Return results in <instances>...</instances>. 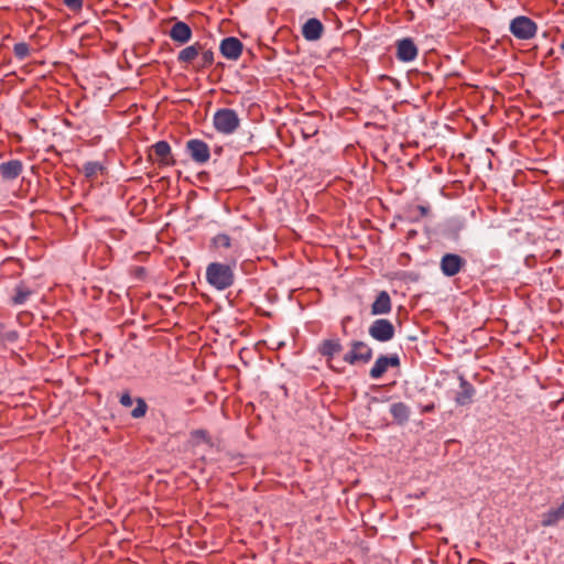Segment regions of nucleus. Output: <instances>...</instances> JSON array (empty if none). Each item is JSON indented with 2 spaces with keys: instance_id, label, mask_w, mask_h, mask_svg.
Listing matches in <instances>:
<instances>
[{
  "instance_id": "1",
  "label": "nucleus",
  "mask_w": 564,
  "mask_h": 564,
  "mask_svg": "<svg viewBox=\"0 0 564 564\" xmlns=\"http://www.w3.org/2000/svg\"><path fill=\"white\" fill-rule=\"evenodd\" d=\"M225 226L228 232L215 235L209 241V249L225 261H231V257L236 256V262H238L241 256L240 236L243 227L241 224H225Z\"/></svg>"
},
{
  "instance_id": "2",
  "label": "nucleus",
  "mask_w": 564,
  "mask_h": 564,
  "mask_svg": "<svg viewBox=\"0 0 564 564\" xmlns=\"http://www.w3.org/2000/svg\"><path fill=\"white\" fill-rule=\"evenodd\" d=\"M177 62L192 66L197 73L210 68L215 63V52L207 42L196 41L182 48L177 54Z\"/></svg>"
},
{
  "instance_id": "3",
  "label": "nucleus",
  "mask_w": 564,
  "mask_h": 564,
  "mask_svg": "<svg viewBox=\"0 0 564 564\" xmlns=\"http://www.w3.org/2000/svg\"><path fill=\"white\" fill-rule=\"evenodd\" d=\"M236 267V256L231 257V261L210 262L205 273L207 283L217 291L229 289L235 283Z\"/></svg>"
},
{
  "instance_id": "4",
  "label": "nucleus",
  "mask_w": 564,
  "mask_h": 564,
  "mask_svg": "<svg viewBox=\"0 0 564 564\" xmlns=\"http://www.w3.org/2000/svg\"><path fill=\"white\" fill-rule=\"evenodd\" d=\"M213 124L217 132L228 135L237 130L240 119L234 109L221 108L214 113Z\"/></svg>"
},
{
  "instance_id": "5",
  "label": "nucleus",
  "mask_w": 564,
  "mask_h": 564,
  "mask_svg": "<svg viewBox=\"0 0 564 564\" xmlns=\"http://www.w3.org/2000/svg\"><path fill=\"white\" fill-rule=\"evenodd\" d=\"M148 160L156 163L160 167L176 165V160L172 153L171 145L165 140H160L150 147Z\"/></svg>"
},
{
  "instance_id": "6",
  "label": "nucleus",
  "mask_w": 564,
  "mask_h": 564,
  "mask_svg": "<svg viewBox=\"0 0 564 564\" xmlns=\"http://www.w3.org/2000/svg\"><path fill=\"white\" fill-rule=\"evenodd\" d=\"M350 349L344 355L343 360L348 365L368 364L372 359V348L362 340H351Z\"/></svg>"
},
{
  "instance_id": "7",
  "label": "nucleus",
  "mask_w": 564,
  "mask_h": 564,
  "mask_svg": "<svg viewBox=\"0 0 564 564\" xmlns=\"http://www.w3.org/2000/svg\"><path fill=\"white\" fill-rule=\"evenodd\" d=\"M536 30V23L525 15L516 17L511 20L509 25L510 33L518 40H530L534 37Z\"/></svg>"
},
{
  "instance_id": "8",
  "label": "nucleus",
  "mask_w": 564,
  "mask_h": 564,
  "mask_svg": "<svg viewBox=\"0 0 564 564\" xmlns=\"http://www.w3.org/2000/svg\"><path fill=\"white\" fill-rule=\"evenodd\" d=\"M24 171V163L20 159L9 158L0 162V181L3 184H13Z\"/></svg>"
},
{
  "instance_id": "9",
  "label": "nucleus",
  "mask_w": 564,
  "mask_h": 564,
  "mask_svg": "<svg viewBox=\"0 0 564 564\" xmlns=\"http://www.w3.org/2000/svg\"><path fill=\"white\" fill-rule=\"evenodd\" d=\"M185 152L198 165H204L210 159L209 145L200 139H189L185 144Z\"/></svg>"
},
{
  "instance_id": "10",
  "label": "nucleus",
  "mask_w": 564,
  "mask_h": 564,
  "mask_svg": "<svg viewBox=\"0 0 564 564\" xmlns=\"http://www.w3.org/2000/svg\"><path fill=\"white\" fill-rule=\"evenodd\" d=\"M368 333L372 339L387 343L394 337L395 328L389 319L378 318L370 324Z\"/></svg>"
},
{
  "instance_id": "11",
  "label": "nucleus",
  "mask_w": 564,
  "mask_h": 564,
  "mask_svg": "<svg viewBox=\"0 0 564 564\" xmlns=\"http://www.w3.org/2000/svg\"><path fill=\"white\" fill-rule=\"evenodd\" d=\"M341 350L343 345L340 339L337 337L323 339L316 348V351L326 359L327 367L337 372H341V370H338L333 366V360L336 355L341 352Z\"/></svg>"
},
{
  "instance_id": "12",
  "label": "nucleus",
  "mask_w": 564,
  "mask_h": 564,
  "mask_svg": "<svg viewBox=\"0 0 564 564\" xmlns=\"http://www.w3.org/2000/svg\"><path fill=\"white\" fill-rule=\"evenodd\" d=\"M400 365L401 361L398 354L380 355L371 367L369 376L371 379L377 380L384 375L389 367L397 368Z\"/></svg>"
},
{
  "instance_id": "13",
  "label": "nucleus",
  "mask_w": 564,
  "mask_h": 564,
  "mask_svg": "<svg viewBox=\"0 0 564 564\" xmlns=\"http://www.w3.org/2000/svg\"><path fill=\"white\" fill-rule=\"evenodd\" d=\"M243 51L242 42L236 36H227L220 41L219 52L223 57L229 61H237L240 58Z\"/></svg>"
},
{
  "instance_id": "14",
  "label": "nucleus",
  "mask_w": 564,
  "mask_h": 564,
  "mask_svg": "<svg viewBox=\"0 0 564 564\" xmlns=\"http://www.w3.org/2000/svg\"><path fill=\"white\" fill-rule=\"evenodd\" d=\"M466 265V260L457 253H445L441 259V271L445 276L452 278Z\"/></svg>"
},
{
  "instance_id": "15",
  "label": "nucleus",
  "mask_w": 564,
  "mask_h": 564,
  "mask_svg": "<svg viewBox=\"0 0 564 564\" xmlns=\"http://www.w3.org/2000/svg\"><path fill=\"white\" fill-rule=\"evenodd\" d=\"M175 22L169 31L170 39L180 45L188 43L193 36V31L189 24L184 21H178L174 18Z\"/></svg>"
},
{
  "instance_id": "16",
  "label": "nucleus",
  "mask_w": 564,
  "mask_h": 564,
  "mask_svg": "<svg viewBox=\"0 0 564 564\" xmlns=\"http://www.w3.org/2000/svg\"><path fill=\"white\" fill-rule=\"evenodd\" d=\"M419 53L417 46L411 37H403L397 41V58L401 62L409 63L416 58Z\"/></svg>"
},
{
  "instance_id": "17",
  "label": "nucleus",
  "mask_w": 564,
  "mask_h": 564,
  "mask_svg": "<svg viewBox=\"0 0 564 564\" xmlns=\"http://www.w3.org/2000/svg\"><path fill=\"white\" fill-rule=\"evenodd\" d=\"M459 379V391L455 395V403L459 406L469 405L476 393L475 387L463 376Z\"/></svg>"
},
{
  "instance_id": "18",
  "label": "nucleus",
  "mask_w": 564,
  "mask_h": 564,
  "mask_svg": "<svg viewBox=\"0 0 564 564\" xmlns=\"http://www.w3.org/2000/svg\"><path fill=\"white\" fill-rule=\"evenodd\" d=\"M78 171L88 182H95L98 175H105L108 173V167L105 162L87 161L78 169Z\"/></svg>"
},
{
  "instance_id": "19",
  "label": "nucleus",
  "mask_w": 564,
  "mask_h": 564,
  "mask_svg": "<svg viewBox=\"0 0 564 564\" xmlns=\"http://www.w3.org/2000/svg\"><path fill=\"white\" fill-rule=\"evenodd\" d=\"M324 32V24L317 18H310L302 25V35L308 42L319 40Z\"/></svg>"
},
{
  "instance_id": "20",
  "label": "nucleus",
  "mask_w": 564,
  "mask_h": 564,
  "mask_svg": "<svg viewBox=\"0 0 564 564\" xmlns=\"http://www.w3.org/2000/svg\"><path fill=\"white\" fill-rule=\"evenodd\" d=\"M392 310L391 297L387 291H380L371 304L372 315L389 314Z\"/></svg>"
},
{
  "instance_id": "21",
  "label": "nucleus",
  "mask_w": 564,
  "mask_h": 564,
  "mask_svg": "<svg viewBox=\"0 0 564 564\" xmlns=\"http://www.w3.org/2000/svg\"><path fill=\"white\" fill-rule=\"evenodd\" d=\"M390 413L398 424L403 425L409 421L411 411L404 402H395L391 404Z\"/></svg>"
},
{
  "instance_id": "22",
  "label": "nucleus",
  "mask_w": 564,
  "mask_h": 564,
  "mask_svg": "<svg viewBox=\"0 0 564 564\" xmlns=\"http://www.w3.org/2000/svg\"><path fill=\"white\" fill-rule=\"evenodd\" d=\"M33 293L34 291L30 289L24 282H20L14 288V295L11 299L12 304H24Z\"/></svg>"
},
{
  "instance_id": "23",
  "label": "nucleus",
  "mask_w": 564,
  "mask_h": 564,
  "mask_svg": "<svg viewBox=\"0 0 564 564\" xmlns=\"http://www.w3.org/2000/svg\"><path fill=\"white\" fill-rule=\"evenodd\" d=\"M19 338L15 329H6L4 324L0 323V348H4L8 343H14Z\"/></svg>"
},
{
  "instance_id": "24",
  "label": "nucleus",
  "mask_w": 564,
  "mask_h": 564,
  "mask_svg": "<svg viewBox=\"0 0 564 564\" xmlns=\"http://www.w3.org/2000/svg\"><path fill=\"white\" fill-rule=\"evenodd\" d=\"M30 45L25 42L15 43L13 46V54L19 61H24L30 56Z\"/></svg>"
},
{
  "instance_id": "25",
  "label": "nucleus",
  "mask_w": 564,
  "mask_h": 564,
  "mask_svg": "<svg viewBox=\"0 0 564 564\" xmlns=\"http://www.w3.org/2000/svg\"><path fill=\"white\" fill-rule=\"evenodd\" d=\"M463 227V223L455 220L446 225L444 232L447 237L457 239Z\"/></svg>"
},
{
  "instance_id": "26",
  "label": "nucleus",
  "mask_w": 564,
  "mask_h": 564,
  "mask_svg": "<svg viewBox=\"0 0 564 564\" xmlns=\"http://www.w3.org/2000/svg\"><path fill=\"white\" fill-rule=\"evenodd\" d=\"M135 408L131 412V416L133 419H140L143 417L147 414L148 411V404L142 398H137L135 400Z\"/></svg>"
},
{
  "instance_id": "27",
  "label": "nucleus",
  "mask_w": 564,
  "mask_h": 564,
  "mask_svg": "<svg viewBox=\"0 0 564 564\" xmlns=\"http://www.w3.org/2000/svg\"><path fill=\"white\" fill-rule=\"evenodd\" d=\"M63 3L73 12H79L83 9L84 0H63Z\"/></svg>"
},
{
  "instance_id": "28",
  "label": "nucleus",
  "mask_w": 564,
  "mask_h": 564,
  "mask_svg": "<svg viewBox=\"0 0 564 564\" xmlns=\"http://www.w3.org/2000/svg\"><path fill=\"white\" fill-rule=\"evenodd\" d=\"M119 402L124 408H130L133 404V400L128 391L121 394Z\"/></svg>"
},
{
  "instance_id": "29",
  "label": "nucleus",
  "mask_w": 564,
  "mask_h": 564,
  "mask_svg": "<svg viewBox=\"0 0 564 564\" xmlns=\"http://www.w3.org/2000/svg\"><path fill=\"white\" fill-rule=\"evenodd\" d=\"M193 438H199L204 442H207L209 440L208 433L205 430H195L191 433Z\"/></svg>"
},
{
  "instance_id": "30",
  "label": "nucleus",
  "mask_w": 564,
  "mask_h": 564,
  "mask_svg": "<svg viewBox=\"0 0 564 564\" xmlns=\"http://www.w3.org/2000/svg\"><path fill=\"white\" fill-rule=\"evenodd\" d=\"M351 322V316H345L343 319H341V328H343V333L346 335L347 334V324Z\"/></svg>"
},
{
  "instance_id": "31",
  "label": "nucleus",
  "mask_w": 564,
  "mask_h": 564,
  "mask_svg": "<svg viewBox=\"0 0 564 564\" xmlns=\"http://www.w3.org/2000/svg\"><path fill=\"white\" fill-rule=\"evenodd\" d=\"M316 132H317V128H315V127L307 128V132H305L303 130V134L305 138L312 137V135L316 134Z\"/></svg>"
},
{
  "instance_id": "32",
  "label": "nucleus",
  "mask_w": 564,
  "mask_h": 564,
  "mask_svg": "<svg viewBox=\"0 0 564 564\" xmlns=\"http://www.w3.org/2000/svg\"><path fill=\"white\" fill-rule=\"evenodd\" d=\"M434 409H435L434 403H429V404H426V405H424V406L422 408V412H423V413H430V412H433V411H434Z\"/></svg>"
},
{
  "instance_id": "33",
  "label": "nucleus",
  "mask_w": 564,
  "mask_h": 564,
  "mask_svg": "<svg viewBox=\"0 0 564 564\" xmlns=\"http://www.w3.org/2000/svg\"><path fill=\"white\" fill-rule=\"evenodd\" d=\"M416 212H430V207L425 205H417Z\"/></svg>"
},
{
  "instance_id": "34",
  "label": "nucleus",
  "mask_w": 564,
  "mask_h": 564,
  "mask_svg": "<svg viewBox=\"0 0 564 564\" xmlns=\"http://www.w3.org/2000/svg\"><path fill=\"white\" fill-rule=\"evenodd\" d=\"M241 221L246 223L247 221V217L246 216H242L241 218Z\"/></svg>"
},
{
  "instance_id": "35",
  "label": "nucleus",
  "mask_w": 564,
  "mask_h": 564,
  "mask_svg": "<svg viewBox=\"0 0 564 564\" xmlns=\"http://www.w3.org/2000/svg\"><path fill=\"white\" fill-rule=\"evenodd\" d=\"M430 6L433 7V0H427Z\"/></svg>"
},
{
  "instance_id": "36",
  "label": "nucleus",
  "mask_w": 564,
  "mask_h": 564,
  "mask_svg": "<svg viewBox=\"0 0 564 564\" xmlns=\"http://www.w3.org/2000/svg\"><path fill=\"white\" fill-rule=\"evenodd\" d=\"M34 212H41V213H44L45 210H44V209H35Z\"/></svg>"
}]
</instances>
